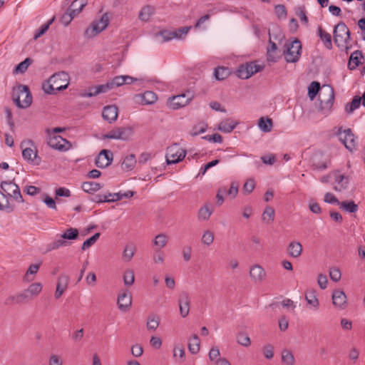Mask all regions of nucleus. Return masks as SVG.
Returning a JSON list of instances; mask_svg holds the SVG:
<instances>
[{"instance_id":"1","label":"nucleus","mask_w":365,"mask_h":365,"mask_svg":"<svg viewBox=\"0 0 365 365\" xmlns=\"http://www.w3.org/2000/svg\"><path fill=\"white\" fill-rule=\"evenodd\" d=\"M128 84L136 86L133 89L139 91L142 88L153 89L150 86H153L154 83L150 81H144L142 79L135 78L130 76H118L106 84L89 87L87 91H105L106 90H110L123 85Z\"/></svg>"},{"instance_id":"2","label":"nucleus","mask_w":365,"mask_h":365,"mask_svg":"<svg viewBox=\"0 0 365 365\" xmlns=\"http://www.w3.org/2000/svg\"><path fill=\"white\" fill-rule=\"evenodd\" d=\"M69 85V76L66 72L61 71L52 75L41 84L43 91H61Z\"/></svg>"},{"instance_id":"3","label":"nucleus","mask_w":365,"mask_h":365,"mask_svg":"<svg viewBox=\"0 0 365 365\" xmlns=\"http://www.w3.org/2000/svg\"><path fill=\"white\" fill-rule=\"evenodd\" d=\"M335 93H308L311 101L317 99L315 106L318 111L327 115L331 111L334 102Z\"/></svg>"},{"instance_id":"4","label":"nucleus","mask_w":365,"mask_h":365,"mask_svg":"<svg viewBox=\"0 0 365 365\" xmlns=\"http://www.w3.org/2000/svg\"><path fill=\"white\" fill-rule=\"evenodd\" d=\"M283 54L285 60L289 63H296L302 54V44L300 41L294 38L291 41H287L283 46Z\"/></svg>"},{"instance_id":"5","label":"nucleus","mask_w":365,"mask_h":365,"mask_svg":"<svg viewBox=\"0 0 365 365\" xmlns=\"http://www.w3.org/2000/svg\"><path fill=\"white\" fill-rule=\"evenodd\" d=\"M79 232L78 229L69 227L66 229L61 235L60 239L53 241L46 246V251L50 252L53 250H57L61 247H67L70 245L68 240H74L78 239Z\"/></svg>"},{"instance_id":"6","label":"nucleus","mask_w":365,"mask_h":365,"mask_svg":"<svg viewBox=\"0 0 365 365\" xmlns=\"http://www.w3.org/2000/svg\"><path fill=\"white\" fill-rule=\"evenodd\" d=\"M22 149L23 158L33 165H38L41 163V158L38 156L37 150H34L31 147H34V143L31 140H24L20 145Z\"/></svg>"},{"instance_id":"7","label":"nucleus","mask_w":365,"mask_h":365,"mask_svg":"<svg viewBox=\"0 0 365 365\" xmlns=\"http://www.w3.org/2000/svg\"><path fill=\"white\" fill-rule=\"evenodd\" d=\"M334 42L340 48V46H344V42L350 41L351 32L345 23L340 21L334 28L333 31Z\"/></svg>"},{"instance_id":"8","label":"nucleus","mask_w":365,"mask_h":365,"mask_svg":"<svg viewBox=\"0 0 365 365\" xmlns=\"http://www.w3.org/2000/svg\"><path fill=\"white\" fill-rule=\"evenodd\" d=\"M264 66L257 64L256 61L246 62L241 64L236 71V75L241 79H247L252 75L262 71Z\"/></svg>"},{"instance_id":"9","label":"nucleus","mask_w":365,"mask_h":365,"mask_svg":"<svg viewBox=\"0 0 365 365\" xmlns=\"http://www.w3.org/2000/svg\"><path fill=\"white\" fill-rule=\"evenodd\" d=\"M264 66L257 64L256 61L246 62L241 64L236 71V75L241 79H247L252 75L262 71Z\"/></svg>"},{"instance_id":"10","label":"nucleus","mask_w":365,"mask_h":365,"mask_svg":"<svg viewBox=\"0 0 365 365\" xmlns=\"http://www.w3.org/2000/svg\"><path fill=\"white\" fill-rule=\"evenodd\" d=\"M109 20L108 14H103L99 20L91 23V26L86 30L85 35L89 38L96 36L108 27Z\"/></svg>"},{"instance_id":"11","label":"nucleus","mask_w":365,"mask_h":365,"mask_svg":"<svg viewBox=\"0 0 365 365\" xmlns=\"http://www.w3.org/2000/svg\"><path fill=\"white\" fill-rule=\"evenodd\" d=\"M186 153V150L180 148L178 144H173L166 150L165 158L167 164H176L182 161L185 158Z\"/></svg>"},{"instance_id":"12","label":"nucleus","mask_w":365,"mask_h":365,"mask_svg":"<svg viewBox=\"0 0 365 365\" xmlns=\"http://www.w3.org/2000/svg\"><path fill=\"white\" fill-rule=\"evenodd\" d=\"M192 98V93H180L178 95L168 98V106L173 110L179 109L186 106Z\"/></svg>"},{"instance_id":"13","label":"nucleus","mask_w":365,"mask_h":365,"mask_svg":"<svg viewBox=\"0 0 365 365\" xmlns=\"http://www.w3.org/2000/svg\"><path fill=\"white\" fill-rule=\"evenodd\" d=\"M2 192L8 197H13L16 201L23 202L24 199L21 194L19 185L11 181H2L0 185Z\"/></svg>"},{"instance_id":"14","label":"nucleus","mask_w":365,"mask_h":365,"mask_svg":"<svg viewBox=\"0 0 365 365\" xmlns=\"http://www.w3.org/2000/svg\"><path fill=\"white\" fill-rule=\"evenodd\" d=\"M133 134V130L129 127H118L112 129L102 137L105 139H114L128 140Z\"/></svg>"},{"instance_id":"15","label":"nucleus","mask_w":365,"mask_h":365,"mask_svg":"<svg viewBox=\"0 0 365 365\" xmlns=\"http://www.w3.org/2000/svg\"><path fill=\"white\" fill-rule=\"evenodd\" d=\"M48 145L51 148L60 151L68 150L71 146L67 140L60 135H56L55 134H53V135H49Z\"/></svg>"},{"instance_id":"16","label":"nucleus","mask_w":365,"mask_h":365,"mask_svg":"<svg viewBox=\"0 0 365 365\" xmlns=\"http://www.w3.org/2000/svg\"><path fill=\"white\" fill-rule=\"evenodd\" d=\"M32 93H14L12 99L16 106L19 108H26L29 107L33 101Z\"/></svg>"},{"instance_id":"17","label":"nucleus","mask_w":365,"mask_h":365,"mask_svg":"<svg viewBox=\"0 0 365 365\" xmlns=\"http://www.w3.org/2000/svg\"><path fill=\"white\" fill-rule=\"evenodd\" d=\"M334 178L333 189L337 192H342L347 189L349 182L348 176L340 174L339 170H334L331 172Z\"/></svg>"},{"instance_id":"18","label":"nucleus","mask_w":365,"mask_h":365,"mask_svg":"<svg viewBox=\"0 0 365 365\" xmlns=\"http://www.w3.org/2000/svg\"><path fill=\"white\" fill-rule=\"evenodd\" d=\"M340 140L350 151L352 152L356 149V140L350 128L344 130L343 133H340Z\"/></svg>"},{"instance_id":"19","label":"nucleus","mask_w":365,"mask_h":365,"mask_svg":"<svg viewBox=\"0 0 365 365\" xmlns=\"http://www.w3.org/2000/svg\"><path fill=\"white\" fill-rule=\"evenodd\" d=\"M178 304L181 317L183 318L186 317L189 314L190 304V298L187 292H182L180 294Z\"/></svg>"},{"instance_id":"20","label":"nucleus","mask_w":365,"mask_h":365,"mask_svg":"<svg viewBox=\"0 0 365 365\" xmlns=\"http://www.w3.org/2000/svg\"><path fill=\"white\" fill-rule=\"evenodd\" d=\"M113 153L108 150H102L96 159V165L97 167L104 168L112 163Z\"/></svg>"},{"instance_id":"21","label":"nucleus","mask_w":365,"mask_h":365,"mask_svg":"<svg viewBox=\"0 0 365 365\" xmlns=\"http://www.w3.org/2000/svg\"><path fill=\"white\" fill-rule=\"evenodd\" d=\"M133 98L136 103L151 105L158 100V96L156 93H140L135 95Z\"/></svg>"},{"instance_id":"22","label":"nucleus","mask_w":365,"mask_h":365,"mask_svg":"<svg viewBox=\"0 0 365 365\" xmlns=\"http://www.w3.org/2000/svg\"><path fill=\"white\" fill-rule=\"evenodd\" d=\"M117 303L121 311H127L132 304L131 295L128 294L127 290L123 291L118 294Z\"/></svg>"},{"instance_id":"23","label":"nucleus","mask_w":365,"mask_h":365,"mask_svg":"<svg viewBox=\"0 0 365 365\" xmlns=\"http://www.w3.org/2000/svg\"><path fill=\"white\" fill-rule=\"evenodd\" d=\"M102 116L105 120L108 123H113L118 118V108L115 106H107L104 107Z\"/></svg>"},{"instance_id":"24","label":"nucleus","mask_w":365,"mask_h":365,"mask_svg":"<svg viewBox=\"0 0 365 365\" xmlns=\"http://www.w3.org/2000/svg\"><path fill=\"white\" fill-rule=\"evenodd\" d=\"M250 275L255 282H261L264 279L266 272L260 265L255 264L250 268Z\"/></svg>"},{"instance_id":"25","label":"nucleus","mask_w":365,"mask_h":365,"mask_svg":"<svg viewBox=\"0 0 365 365\" xmlns=\"http://www.w3.org/2000/svg\"><path fill=\"white\" fill-rule=\"evenodd\" d=\"M333 304L340 309H344L346 305V296L339 289L335 290L332 294Z\"/></svg>"},{"instance_id":"26","label":"nucleus","mask_w":365,"mask_h":365,"mask_svg":"<svg viewBox=\"0 0 365 365\" xmlns=\"http://www.w3.org/2000/svg\"><path fill=\"white\" fill-rule=\"evenodd\" d=\"M238 125V122L231 118H227L220 122L217 125V129L225 133H231Z\"/></svg>"},{"instance_id":"27","label":"nucleus","mask_w":365,"mask_h":365,"mask_svg":"<svg viewBox=\"0 0 365 365\" xmlns=\"http://www.w3.org/2000/svg\"><path fill=\"white\" fill-rule=\"evenodd\" d=\"M364 58V56L362 54L361 51L356 50L354 51L349 59L348 62V68L350 70H354L361 63V59Z\"/></svg>"},{"instance_id":"28","label":"nucleus","mask_w":365,"mask_h":365,"mask_svg":"<svg viewBox=\"0 0 365 365\" xmlns=\"http://www.w3.org/2000/svg\"><path fill=\"white\" fill-rule=\"evenodd\" d=\"M69 282V278L66 275H61L57 282L56 284V290L55 292V297L58 299L63 294L64 291L66 289L68 284Z\"/></svg>"},{"instance_id":"29","label":"nucleus","mask_w":365,"mask_h":365,"mask_svg":"<svg viewBox=\"0 0 365 365\" xmlns=\"http://www.w3.org/2000/svg\"><path fill=\"white\" fill-rule=\"evenodd\" d=\"M42 290V284L40 282L32 283L29 287L24 289L29 297L30 301L37 297Z\"/></svg>"},{"instance_id":"30","label":"nucleus","mask_w":365,"mask_h":365,"mask_svg":"<svg viewBox=\"0 0 365 365\" xmlns=\"http://www.w3.org/2000/svg\"><path fill=\"white\" fill-rule=\"evenodd\" d=\"M305 299L309 305H310L314 310H317L319 307V302L317 297L316 291L314 289L309 290L305 294Z\"/></svg>"},{"instance_id":"31","label":"nucleus","mask_w":365,"mask_h":365,"mask_svg":"<svg viewBox=\"0 0 365 365\" xmlns=\"http://www.w3.org/2000/svg\"><path fill=\"white\" fill-rule=\"evenodd\" d=\"M318 36L323 42L324 46L331 50L332 48L331 36L330 34L324 30L322 26L318 27Z\"/></svg>"},{"instance_id":"32","label":"nucleus","mask_w":365,"mask_h":365,"mask_svg":"<svg viewBox=\"0 0 365 365\" xmlns=\"http://www.w3.org/2000/svg\"><path fill=\"white\" fill-rule=\"evenodd\" d=\"M134 195V192L128 190L126 192H118L116 193H108L109 202H114L123 198H130Z\"/></svg>"},{"instance_id":"33","label":"nucleus","mask_w":365,"mask_h":365,"mask_svg":"<svg viewBox=\"0 0 365 365\" xmlns=\"http://www.w3.org/2000/svg\"><path fill=\"white\" fill-rule=\"evenodd\" d=\"M361 103V98L355 96L350 103L345 105L344 110L347 114H351L356 109L359 108Z\"/></svg>"},{"instance_id":"34","label":"nucleus","mask_w":365,"mask_h":365,"mask_svg":"<svg viewBox=\"0 0 365 365\" xmlns=\"http://www.w3.org/2000/svg\"><path fill=\"white\" fill-rule=\"evenodd\" d=\"M230 74V69L225 66H218L214 71V76L218 81L227 78Z\"/></svg>"},{"instance_id":"35","label":"nucleus","mask_w":365,"mask_h":365,"mask_svg":"<svg viewBox=\"0 0 365 365\" xmlns=\"http://www.w3.org/2000/svg\"><path fill=\"white\" fill-rule=\"evenodd\" d=\"M288 252L291 257L297 258L302 252V246L299 242H292L288 245Z\"/></svg>"},{"instance_id":"36","label":"nucleus","mask_w":365,"mask_h":365,"mask_svg":"<svg viewBox=\"0 0 365 365\" xmlns=\"http://www.w3.org/2000/svg\"><path fill=\"white\" fill-rule=\"evenodd\" d=\"M87 0H74L68 9L76 16L87 5Z\"/></svg>"},{"instance_id":"37","label":"nucleus","mask_w":365,"mask_h":365,"mask_svg":"<svg viewBox=\"0 0 365 365\" xmlns=\"http://www.w3.org/2000/svg\"><path fill=\"white\" fill-rule=\"evenodd\" d=\"M135 246L133 243H128L125 245L124 250L123 252L122 258L125 262H130L135 252Z\"/></svg>"},{"instance_id":"38","label":"nucleus","mask_w":365,"mask_h":365,"mask_svg":"<svg viewBox=\"0 0 365 365\" xmlns=\"http://www.w3.org/2000/svg\"><path fill=\"white\" fill-rule=\"evenodd\" d=\"M258 126L263 132H270L272 128V120L269 118L261 117L258 121Z\"/></svg>"},{"instance_id":"39","label":"nucleus","mask_w":365,"mask_h":365,"mask_svg":"<svg viewBox=\"0 0 365 365\" xmlns=\"http://www.w3.org/2000/svg\"><path fill=\"white\" fill-rule=\"evenodd\" d=\"M339 206L340 209L349 213H354L358 210V205L354 201H342Z\"/></svg>"},{"instance_id":"40","label":"nucleus","mask_w":365,"mask_h":365,"mask_svg":"<svg viewBox=\"0 0 365 365\" xmlns=\"http://www.w3.org/2000/svg\"><path fill=\"white\" fill-rule=\"evenodd\" d=\"M188 349L191 354H197L200 350V339L197 334H193L188 343Z\"/></svg>"},{"instance_id":"41","label":"nucleus","mask_w":365,"mask_h":365,"mask_svg":"<svg viewBox=\"0 0 365 365\" xmlns=\"http://www.w3.org/2000/svg\"><path fill=\"white\" fill-rule=\"evenodd\" d=\"M33 59L28 57L19 63L14 68V73H24L28 69V67L33 63Z\"/></svg>"},{"instance_id":"42","label":"nucleus","mask_w":365,"mask_h":365,"mask_svg":"<svg viewBox=\"0 0 365 365\" xmlns=\"http://www.w3.org/2000/svg\"><path fill=\"white\" fill-rule=\"evenodd\" d=\"M168 240L169 237L166 234L160 233L155 236L153 242L155 246L159 249H162L167 245Z\"/></svg>"},{"instance_id":"43","label":"nucleus","mask_w":365,"mask_h":365,"mask_svg":"<svg viewBox=\"0 0 365 365\" xmlns=\"http://www.w3.org/2000/svg\"><path fill=\"white\" fill-rule=\"evenodd\" d=\"M136 164V159L135 156L133 154H130L127 155L123 163H122V168L123 170H131L133 169Z\"/></svg>"},{"instance_id":"44","label":"nucleus","mask_w":365,"mask_h":365,"mask_svg":"<svg viewBox=\"0 0 365 365\" xmlns=\"http://www.w3.org/2000/svg\"><path fill=\"white\" fill-rule=\"evenodd\" d=\"M160 324V317L156 314H151L148 317L146 327L149 331H155Z\"/></svg>"},{"instance_id":"45","label":"nucleus","mask_w":365,"mask_h":365,"mask_svg":"<svg viewBox=\"0 0 365 365\" xmlns=\"http://www.w3.org/2000/svg\"><path fill=\"white\" fill-rule=\"evenodd\" d=\"M102 186L101 184L96 182H84L81 185V188L86 192H93L99 190Z\"/></svg>"},{"instance_id":"46","label":"nucleus","mask_w":365,"mask_h":365,"mask_svg":"<svg viewBox=\"0 0 365 365\" xmlns=\"http://www.w3.org/2000/svg\"><path fill=\"white\" fill-rule=\"evenodd\" d=\"M155 9L152 6H144L139 14V19L143 21L149 20L150 17L154 14Z\"/></svg>"},{"instance_id":"47","label":"nucleus","mask_w":365,"mask_h":365,"mask_svg":"<svg viewBox=\"0 0 365 365\" xmlns=\"http://www.w3.org/2000/svg\"><path fill=\"white\" fill-rule=\"evenodd\" d=\"M282 361L284 365H294L295 359L289 350L284 349L282 351Z\"/></svg>"},{"instance_id":"48","label":"nucleus","mask_w":365,"mask_h":365,"mask_svg":"<svg viewBox=\"0 0 365 365\" xmlns=\"http://www.w3.org/2000/svg\"><path fill=\"white\" fill-rule=\"evenodd\" d=\"M0 210H6L7 212L14 210L13 207L10 206L7 195L1 191H0Z\"/></svg>"},{"instance_id":"49","label":"nucleus","mask_w":365,"mask_h":365,"mask_svg":"<svg viewBox=\"0 0 365 365\" xmlns=\"http://www.w3.org/2000/svg\"><path fill=\"white\" fill-rule=\"evenodd\" d=\"M212 210L210 205H205L202 207L198 211V219L200 220H207L212 215Z\"/></svg>"},{"instance_id":"50","label":"nucleus","mask_w":365,"mask_h":365,"mask_svg":"<svg viewBox=\"0 0 365 365\" xmlns=\"http://www.w3.org/2000/svg\"><path fill=\"white\" fill-rule=\"evenodd\" d=\"M55 20V16L50 19L47 23L43 24L34 34V39L36 40L43 36L49 29V26Z\"/></svg>"},{"instance_id":"51","label":"nucleus","mask_w":365,"mask_h":365,"mask_svg":"<svg viewBox=\"0 0 365 365\" xmlns=\"http://www.w3.org/2000/svg\"><path fill=\"white\" fill-rule=\"evenodd\" d=\"M269 42L270 47L267 49V61L271 62H276L279 56H274L273 53L276 52L277 49V44L271 40H269Z\"/></svg>"},{"instance_id":"52","label":"nucleus","mask_w":365,"mask_h":365,"mask_svg":"<svg viewBox=\"0 0 365 365\" xmlns=\"http://www.w3.org/2000/svg\"><path fill=\"white\" fill-rule=\"evenodd\" d=\"M327 88L328 90H330V91H334V88L327 84H324L323 86H321L320 83L318 81H312L309 86L307 88V91H320L321 88Z\"/></svg>"},{"instance_id":"53","label":"nucleus","mask_w":365,"mask_h":365,"mask_svg":"<svg viewBox=\"0 0 365 365\" xmlns=\"http://www.w3.org/2000/svg\"><path fill=\"white\" fill-rule=\"evenodd\" d=\"M207 124L204 122H200V123L194 125L190 130V133L192 136H196L200 133H203L207 130Z\"/></svg>"},{"instance_id":"54","label":"nucleus","mask_w":365,"mask_h":365,"mask_svg":"<svg viewBox=\"0 0 365 365\" xmlns=\"http://www.w3.org/2000/svg\"><path fill=\"white\" fill-rule=\"evenodd\" d=\"M159 35L163 37L164 41H170L174 38H180V35L178 31H170L167 30L160 31Z\"/></svg>"},{"instance_id":"55","label":"nucleus","mask_w":365,"mask_h":365,"mask_svg":"<svg viewBox=\"0 0 365 365\" xmlns=\"http://www.w3.org/2000/svg\"><path fill=\"white\" fill-rule=\"evenodd\" d=\"M238 189H239V184L237 182H232L230 184V186L229 188L227 187V192L225 195H227L232 199H234L236 197V196L238 194Z\"/></svg>"},{"instance_id":"56","label":"nucleus","mask_w":365,"mask_h":365,"mask_svg":"<svg viewBox=\"0 0 365 365\" xmlns=\"http://www.w3.org/2000/svg\"><path fill=\"white\" fill-rule=\"evenodd\" d=\"M237 342L243 346H249L251 341L248 335L244 332H240L237 336Z\"/></svg>"},{"instance_id":"57","label":"nucleus","mask_w":365,"mask_h":365,"mask_svg":"<svg viewBox=\"0 0 365 365\" xmlns=\"http://www.w3.org/2000/svg\"><path fill=\"white\" fill-rule=\"evenodd\" d=\"M100 235H101V234L99 232H97V233L94 234L93 236H91V237H89L88 239H87L83 243L81 249L83 250H85L89 248L90 247H91L98 240Z\"/></svg>"},{"instance_id":"58","label":"nucleus","mask_w":365,"mask_h":365,"mask_svg":"<svg viewBox=\"0 0 365 365\" xmlns=\"http://www.w3.org/2000/svg\"><path fill=\"white\" fill-rule=\"evenodd\" d=\"M75 14H73L68 9L67 11L62 15L60 19V21L64 26H68L75 17Z\"/></svg>"},{"instance_id":"59","label":"nucleus","mask_w":365,"mask_h":365,"mask_svg":"<svg viewBox=\"0 0 365 365\" xmlns=\"http://www.w3.org/2000/svg\"><path fill=\"white\" fill-rule=\"evenodd\" d=\"M202 243L206 246H210L214 240V235L213 233L210 231L207 230L205 231L202 237Z\"/></svg>"},{"instance_id":"60","label":"nucleus","mask_w":365,"mask_h":365,"mask_svg":"<svg viewBox=\"0 0 365 365\" xmlns=\"http://www.w3.org/2000/svg\"><path fill=\"white\" fill-rule=\"evenodd\" d=\"M124 284L126 286H131L135 281L134 273L132 270H126L123 276Z\"/></svg>"},{"instance_id":"61","label":"nucleus","mask_w":365,"mask_h":365,"mask_svg":"<svg viewBox=\"0 0 365 365\" xmlns=\"http://www.w3.org/2000/svg\"><path fill=\"white\" fill-rule=\"evenodd\" d=\"M274 219V210L270 207H267L262 213V220L272 222Z\"/></svg>"},{"instance_id":"62","label":"nucleus","mask_w":365,"mask_h":365,"mask_svg":"<svg viewBox=\"0 0 365 365\" xmlns=\"http://www.w3.org/2000/svg\"><path fill=\"white\" fill-rule=\"evenodd\" d=\"M255 187V182L253 179L247 180L243 185L244 194H250Z\"/></svg>"},{"instance_id":"63","label":"nucleus","mask_w":365,"mask_h":365,"mask_svg":"<svg viewBox=\"0 0 365 365\" xmlns=\"http://www.w3.org/2000/svg\"><path fill=\"white\" fill-rule=\"evenodd\" d=\"M275 14L279 19H284L287 17V9L284 5L278 4L274 7Z\"/></svg>"},{"instance_id":"64","label":"nucleus","mask_w":365,"mask_h":365,"mask_svg":"<svg viewBox=\"0 0 365 365\" xmlns=\"http://www.w3.org/2000/svg\"><path fill=\"white\" fill-rule=\"evenodd\" d=\"M262 352L264 357L271 359L274 356V347L271 344H267L262 348Z\"/></svg>"}]
</instances>
